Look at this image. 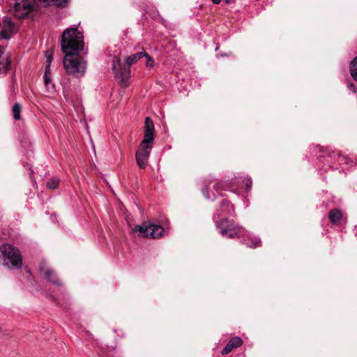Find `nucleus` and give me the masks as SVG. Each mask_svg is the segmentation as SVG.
Masks as SVG:
<instances>
[{
  "label": "nucleus",
  "mask_w": 357,
  "mask_h": 357,
  "mask_svg": "<svg viewBox=\"0 0 357 357\" xmlns=\"http://www.w3.org/2000/svg\"><path fill=\"white\" fill-rule=\"evenodd\" d=\"M61 50L66 54L63 59V66L66 72L74 77H79L84 75L86 64L80 61L77 55L84 48V36L77 26L66 29L61 36Z\"/></svg>",
  "instance_id": "f257e3e1"
},
{
  "label": "nucleus",
  "mask_w": 357,
  "mask_h": 357,
  "mask_svg": "<svg viewBox=\"0 0 357 357\" xmlns=\"http://www.w3.org/2000/svg\"><path fill=\"white\" fill-rule=\"evenodd\" d=\"M213 220L222 236L229 238H241L243 243L250 248H256L261 244L260 238H252L250 234L243 227L236 225L234 221L224 216L221 217L220 213H215Z\"/></svg>",
  "instance_id": "f03ea898"
},
{
  "label": "nucleus",
  "mask_w": 357,
  "mask_h": 357,
  "mask_svg": "<svg viewBox=\"0 0 357 357\" xmlns=\"http://www.w3.org/2000/svg\"><path fill=\"white\" fill-rule=\"evenodd\" d=\"M144 55H145L144 51L131 54L126 59V64L121 63L119 60H113L112 69L116 77L119 79L121 84L126 86V82L130 76V66L144 57Z\"/></svg>",
  "instance_id": "7ed1b4c3"
},
{
  "label": "nucleus",
  "mask_w": 357,
  "mask_h": 357,
  "mask_svg": "<svg viewBox=\"0 0 357 357\" xmlns=\"http://www.w3.org/2000/svg\"><path fill=\"white\" fill-rule=\"evenodd\" d=\"M0 263L7 267L20 268L22 258L18 249L10 244H3L0 247Z\"/></svg>",
  "instance_id": "20e7f679"
},
{
  "label": "nucleus",
  "mask_w": 357,
  "mask_h": 357,
  "mask_svg": "<svg viewBox=\"0 0 357 357\" xmlns=\"http://www.w3.org/2000/svg\"><path fill=\"white\" fill-rule=\"evenodd\" d=\"M133 231L139 232L140 236L144 238H156L162 236L165 230L159 225L144 222L141 225H136Z\"/></svg>",
  "instance_id": "39448f33"
},
{
  "label": "nucleus",
  "mask_w": 357,
  "mask_h": 357,
  "mask_svg": "<svg viewBox=\"0 0 357 357\" xmlns=\"http://www.w3.org/2000/svg\"><path fill=\"white\" fill-rule=\"evenodd\" d=\"M0 39L10 40L17 32L16 24L8 17H4L1 22Z\"/></svg>",
  "instance_id": "423d86ee"
},
{
  "label": "nucleus",
  "mask_w": 357,
  "mask_h": 357,
  "mask_svg": "<svg viewBox=\"0 0 357 357\" xmlns=\"http://www.w3.org/2000/svg\"><path fill=\"white\" fill-rule=\"evenodd\" d=\"M152 148V144H146L143 145L141 142L139 148L135 155L137 163L141 169H144L146 167L147 160Z\"/></svg>",
  "instance_id": "0eeeda50"
},
{
  "label": "nucleus",
  "mask_w": 357,
  "mask_h": 357,
  "mask_svg": "<svg viewBox=\"0 0 357 357\" xmlns=\"http://www.w3.org/2000/svg\"><path fill=\"white\" fill-rule=\"evenodd\" d=\"M15 15L18 18H25L33 10V6L29 0H15Z\"/></svg>",
  "instance_id": "6e6552de"
},
{
  "label": "nucleus",
  "mask_w": 357,
  "mask_h": 357,
  "mask_svg": "<svg viewBox=\"0 0 357 357\" xmlns=\"http://www.w3.org/2000/svg\"><path fill=\"white\" fill-rule=\"evenodd\" d=\"M154 130L155 126L153 121L150 117L145 119L144 130V139L142 141L143 145L144 144H152L154 140Z\"/></svg>",
  "instance_id": "1a4fd4ad"
},
{
  "label": "nucleus",
  "mask_w": 357,
  "mask_h": 357,
  "mask_svg": "<svg viewBox=\"0 0 357 357\" xmlns=\"http://www.w3.org/2000/svg\"><path fill=\"white\" fill-rule=\"evenodd\" d=\"M323 152V154L320 155L319 160L321 162H325V164L329 166L332 168H337L335 166V163L337 162V156H334V155H332L331 158L328 157V153L331 152L332 151L326 149L325 151H321Z\"/></svg>",
  "instance_id": "9d476101"
},
{
  "label": "nucleus",
  "mask_w": 357,
  "mask_h": 357,
  "mask_svg": "<svg viewBox=\"0 0 357 357\" xmlns=\"http://www.w3.org/2000/svg\"><path fill=\"white\" fill-rule=\"evenodd\" d=\"M44 275L47 280L50 282L53 283L55 285L61 286V282L59 279L57 278V275L54 273V271L52 269L47 268L44 271Z\"/></svg>",
  "instance_id": "9b49d317"
},
{
  "label": "nucleus",
  "mask_w": 357,
  "mask_h": 357,
  "mask_svg": "<svg viewBox=\"0 0 357 357\" xmlns=\"http://www.w3.org/2000/svg\"><path fill=\"white\" fill-rule=\"evenodd\" d=\"M328 217L332 223L336 224L340 221L342 217V213L340 210L333 208L330 211Z\"/></svg>",
  "instance_id": "f8f14e48"
},
{
  "label": "nucleus",
  "mask_w": 357,
  "mask_h": 357,
  "mask_svg": "<svg viewBox=\"0 0 357 357\" xmlns=\"http://www.w3.org/2000/svg\"><path fill=\"white\" fill-rule=\"evenodd\" d=\"M233 205L227 199H223L220 204L221 217L223 214H231L233 211Z\"/></svg>",
  "instance_id": "ddd939ff"
},
{
  "label": "nucleus",
  "mask_w": 357,
  "mask_h": 357,
  "mask_svg": "<svg viewBox=\"0 0 357 357\" xmlns=\"http://www.w3.org/2000/svg\"><path fill=\"white\" fill-rule=\"evenodd\" d=\"M332 155H334V156H337V162L339 163L340 165L349 164V158L340 155V153L337 151H332L331 152L328 153L329 158H331Z\"/></svg>",
  "instance_id": "4468645a"
},
{
  "label": "nucleus",
  "mask_w": 357,
  "mask_h": 357,
  "mask_svg": "<svg viewBox=\"0 0 357 357\" xmlns=\"http://www.w3.org/2000/svg\"><path fill=\"white\" fill-rule=\"evenodd\" d=\"M349 72L351 77L357 82V56L350 62Z\"/></svg>",
  "instance_id": "2eb2a0df"
},
{
  "label": "nucleus",
  "mask_w": 357,
  "mask_h": 357,
  "mask_svg": "<svg viewBox=\"0 0 357 357\" xmlns=\"http://www.w3.org/2000/svg\"><path fill=\"white\" fill-rule=\"evenodd\" d=\"M48 5L65 7L69 0H43Z\"/></svg>",
  "instance_id": "dca6fc26"
},
{
  "label": "nucleus",
  "mask_w": 357,
  "mask_h": 357,
  "mask_svg": "<svg viewBox=\"0 0 357 357\" xmlns=\"http://www.w3.org/2000/svg\"><path fill=\"white\" fill-rule=\"evenodd\" d=\"M13 118L15 120H19L20 119V113H21V106L18 102H15L13 106Z\"/></svg>",
  "instance_id": "f3484780"
},
{
  "label": "nucleus",
  "mask_w": 357,
  "mask_h": 357,
  "mask_svg": "<svg viewBox=\"0 0 357 357\" xmlns=\"http://www.w3.org/2000/svg\"><path fill=\"white\" fill-rule=\"evenodd\" d=\"M229 344L232 346L233 348H237L243 344V340L239 337H234L229 341Z\"/></svg>",
  "instance_id": "a211bd4d"
},
{
  "label": "nucleus",
  "mask_w": 357,
  "mask_h": 357,
  "mask_svg": "<svg viewBox=\"0 0 357 357\" xmlns=\"http://www.w3.org/2000/svg\"><path fill=\"white\" fill-rule=\"evenodd\" d=\"M44 83L47 87L51 82L50 78V70H49V67H45V74H44Z\"/></svg>",
  "instance_id": "6ab92c4d"
},
{
  "label": "nucleus",
  "mask_w": 357,
  "mask_h": 357,
  "mask_svg": "<svg viewBox=\"0 0 357 357\" xmlns=\"http://www.w3.org/2000/svg\"><path fill=\"white\" fill-rule=\"evenodd\" d=\"M59 182V179H57L56 178H52L47 182V186L50 189H55L57 188Z\"/></svg>",
  "instance_id": "aec40b11"
},
{
  "label": "nucleus",
  "mask_w": 357,
  "mask_h": 357,
  "mask_svg": "<svg viewBox=\"0 0 357 357\" xmlns=\"http://www.w3.org/2000/svg\"><path fill=\"white\" fill-rule=\"evenodd\" d=\"M144 57H146V66L148 67H152L154 64V61L152 59V58L145 52V55H144Z\"/></svg>",
  "instance_id": "412c9836"
},
{
  "label": "nucleus",
  "mask_w": 357,
  "mask_h": 357,
  "mask_svg": "<svg viewBox=\"0 0 357 357\" xmlns=\"http://www.w3.org/2000/svg\"><path fill=\"white\" fill-rule=\"evenodd\" d=\"M234 348L232 347V346H231L229 342L226 344V346L223 348L222 351V354L223 355H226V354H228L229 353H230L231 351V350L233 349Z\"/></svg>",
  "instance_id": "4be33fe9"
},
{
  "label": "nucleus",
  "mask_w": 357,
  "mask_h": 357,
  "mask_svg": "<svg viewBox=\"0 0 357 357\" xmlns=\"http://www.w3.org/2000/svg\"><path fill=\"white\" fill-rule=\"evenodd\" d=\"M225 187H226V183L224 182H218L213 185V188L215 190L225 189Z\"/></svg>",
  "instance_id": "5701e85b"
},
{
  "label": "nucleus",
  "mask_w": 357,
  "mask_h": 357,
  "mask_svg": "<svg viewBox=\"0 0 357 357\" xmlns=\"http://www.w3.org/2000/svg\"><path fill=\"white\" fill-rule=\"evenodd\" d=\"M45 56H46V66H45V67L48 66L49 67V70H50V64H51V62H52V55L50 54H49V52H46Z\"/></svg>",
  "instance_id": "b1692460"
},
{
  "label": "nucleus",
  "mask_w": 357,
  "mask_h": 357,
  "mask_svg": "<svg viewBox=\"0 0 357 357\" xmlns=\"http://www.w3.org/2000/svg\"><path fill=\"white\" fill-rule=\"evenodd\" d=\"M348 88L351 90L354 93H357V87L353 84L352 82H350L347 85Z\"/></svg>",
  "instance_id": "393cba45"
},
{
  "label": "nucleus",
  "mask_w": 357,
  "mask_h": 357,
  "mask_svg": "<svg viewBox=\"0 0 357 357\" xmlns=\"http://www.w3.org/2000/svg\"><path fill=\"white\" fill-rule=\"evenodd\" d=\"M245 186H246V191H249L252 186V180L250 178H248L246 180Z\"/></svg>",
  "instance_id": "a878e982"
},
{
  "label": "nucleus",
  "mask_w": 357,
  "mask_h": 357,
  "mask_svg": "<svg viewBox=\"0 0 357 357\" xmlns=\"http://www.w3.org/2000/svg\"><path fill=\"white\" fill-rule=\"evenodd\" d=\"M10 66H11V61L10 59H7L6 66V72H7L10 69Z\"/></svg>",
  "instance_id": "bb28decb"
},
{
  "label": "nucleus",
  "mask_w": 357,
  "mask_h": 357,
  "mask_svg": "<svg viewBox=\"0 0 357 357\" xmlns=\"http://www.w3.org/2000/svg\"><path fill=\"white\" fill-rule=\"evenodd\" d=\"M202 192H203V194H204V197H205L206 199H210V196H209V195H208V194L207 188H203V189H202Z\"/></svg>",
  "instance_id": "cd10ccee"
},
{
  "label": "nucleus",
  "mask_w": 357,
  "mask_h": 357,
  "mask_svg": "<svg viewBox=\"0 0 357 357\" xmlns=\"http://www.w3.org/2000/svg\"><path fill=\"white\" fill-rule=\"evenodd\" d=\"M212 2L215 4H218L220 3L221 0H211Z\"/></svg>",
  "instance_id": "c85d7f7f"
}]
</instances>
